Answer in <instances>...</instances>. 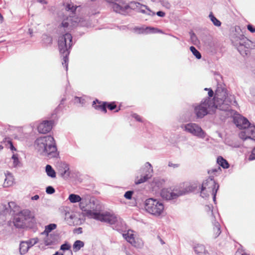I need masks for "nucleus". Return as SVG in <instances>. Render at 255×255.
<instances>
[{
	"mask_svg": "<svg viewBox=\"0 0 255 255\" xmlns=\"http://www.w3.org/2000/svg\"><path fill=\"white\" fill-rule=\"evenodd\" d=\"M237 102L234 95H228L224 86L218 84L215 91L214 101L206 98L194 109L197 118H202L208 114V109L215 108L225 113V117L229 116L230 106L236 105Z\"/></svg>",
	"mask_w": 255,
	"mask_h": 255,
	"instance_id": "nucleus-1",
	"label": "nucleus"
},
{
	"mask_svg": "<svg viewBox=\"0 0 255 255\" xmlns=\"http://www.w3.org/2000/svg\"><path fill=\"white\" fill-rule=\"evenodd\" d=\"M83 210L85 216L90 219H94L111 225H114L118 228L123 227L125 225L123 220L114 214L108 212L100 213L101 207L95 201L91 202L89 200V204Z\"/></svg>",
	"mask_w": 255,
	"mask_h": 255,
	"instance_id": "nucleus-2",
	"label": "nucleus"
},
{
	"mask_svg": "<svg viewBox=\"0 0 255 255\" xmlns=\"http://www.w3.org/2000/svg\"><path fill=\"white\" fill-rule=\"evenodd\" d=\"M34 146L40 155L52 158L56 157L58 154L55 141L51 135L37 138L35 141Z\"/></svg>",
	"mask_w": 255,
	"mask_h": 255,
	"instance_id": "nucleus-3",
	"label": "nucleus"
},
{
	"mask_svg": "<svg viewBox=\"0 0 255 255\" xmlns=\"http://www.w3.org/2000/svg\"><path fill=\"white\" fill-rule=\"evenodd\" d=\"M77 7L78 6L75 5L72 2L66 4L65 9L67 12L69 13V14L71 15L68 16L66 14L63 16L62 21L58 27L59 29L63 28L66 32L67 30H71L77 26H83L85 25V21L81 18L75 15V12Z\"/></svg>",
	"mask_w": 255,
	"mask_h": 255,
	"instance_id": "nucleus-4",
	"label": "nucleus"
},
{
	"mask_svg": "<svg viewBox=\"0 0 255 255\" xmlns=\"http://www.w3.org/2000/svg\"><path fill=\"white\" fill-rule=\"evenodd\" d=\"M234 122L238 128L243 129L239 133V137L243 140L255 137V126L252 125L247 119L237 115L234 117Z\"/></svg>",
	"mask_w": 255,
	"mask_h": 255,
	"instance_id": "nucleus-5",
	"label": "nucleus"
},
{
	"mask_svg": "<svg viewBox=\"0 0 255 255\" xmlns=\"http://www.w3.org/2000/svg\"><path fill=\"white\" fill-rule=\"evenodd\" d=\"M73 44L72 36L68 32L59 37L58 48L60 53L63 55V59L65 64L68 62L67 56Z\"/></svg>",
	"mask_w": 255,
	"mask_h": 255,
	"instance_id": "nucleus-6",
	"label": "nucleus"
},
{
	"mask_svg": "<svg viewBox=\"0 0 255 255\" xmlns=\"http://www.w3.org/2000/svg\"><path fill=\"white\" fill-rule=\"evenodd\" d=\"M144 207L147 213L155 217H159L164 213V206L163 203L156 199H147L144 202Z\"/></svg>",
	"mask_w": 255,
	"mask_h": 255,
	"instance_id": "nucleus-7",
	"label": "nucleus"
},
{
	"mask_svg": "<svg viewBox=\"0 0 255 255\" xmlns=\"http://www.w3.org/2000/svg\"><path fill=\"white\" fill-rule=\"evenodd\" d=\"M33 218L31 211L28 209H23L16 213L13 217V224L16 228L22 229Z\"/></svg>",
	"mask_w": 255,
	"mask_h": 255,
	"instance_id": "nucleus-8",
	"label": "nucleus"
},
{
	"mask_svg": "<svg viewBox=\"0 0 255 255\" xmlns=\"http://www.w3.org/2000/svg\"><path fill=\"white\" fill-rule=\"evenodd\" d=\"M181 128L183 131L199 138L204 139L207 135L206 132L201 127L195 123H189L182 124Z\"/></svg>",
	"mask_w": 255,
	"mask_h": 255,
	"instance_id": "nucleus-9",
	"label": "nucleus"
},
{
	"mask_svg": "<svg viewBox=\"0 0 255 255\" xmlns=\"http://www.w3.org/2000/svg\"><path fill=\"white\" fill-rule=\"evenodd\" d=\"M219 185L214 180L213 177H210L205 180L201 186V196L205 198L214 191H218Z\"/></svg>",
	"mask_w": 255,
	"mask_h": 255,
	"instance_id": "nucleus-10",
	"label": "nucleus"
},
{
	"mask_svg": "<svg viewBox=\"0 0 255 255\" xmlns=\"http://www.w3.org/2000/svg\"><path fill=\"white\" fill-rule=\"evenodd\" d=\"M183 194L181 191L172 190L171 188L163 189L160 192L161 197L167 200H173Z\"/></svg>",
	"mask_w": 255,
	"mask_h": 255,
	"instance_id": "nucleus-11",
	"label": "nucleus"
},
{
	"mask_svg": "<svg viewBox=\"0 0 255 255\" xmlns=\"http://www.w3.org/2000/svg\"><path fill=\"white\" fill-rule=\"evenodd\" d=\"M251 41L246 37L242 36L239 38V42L237 43L236 46L238 51L241 54L244 55H247L248 48L250 47Z\"/></svg>",
	"mask_w": 255,
	"mask_h": 255,
	"instance_id": "nucleus-12",
	"label": "nucleus"
},
{
	"mask_svg": "<svg viewBox=\"0 0 255 255\" xmlns=\"http://www.w3.org/2000/svg\"><path fill=\"white\" fill-rule=\"evenodd\" d=\"M53 124L52 121H44L38 125L37 130L41 133H46L51 130Z\"/></svg>",
	"mask_w": 255,
	"mask_h": 255,
	"instance_id": "nucleus-13",
	"label": "nucleus"
},
{
	"mask_svg": "<svg viewBox=\"0 0 255 255\" xmlns=\"http://www.w3.org/2000/svg\"><path fill=\"white\" fill-rule=\"evenodd\" d=\"M146 165L149 167L148 170L147 171V174L143 175L141 174L140 177L137 176L135 179V183L136 184L142 183L147 181L148 179L150 178L152 176V174L153 173L152 165L150 163H147Z\"/></svg>",
	"mask_w": 255,
	"mask_h": 255,
	"instance_id": "nucleus-14",
	"label": "nucleus"
},
{
	"mask_svg": "<svg viewBox=\"0 0 255 255\" xmlns=\"http://www.w3.org/2000/svg\"><path fill=\"white\" fill-rule=\"evenodd\" d=\"M124 238L132 246L136 248H140L142 246L143 243L140 241L139 243H137L134 239V235L132 234V231H128L127 233L123 234Z\"/></svg>",
	"mask_w": 255,
	"mask_h": 255,
	"instance_id": "nucleus-15",
	"label": "nucleus"
},
{
	"mask_svg": "<svg viewBox=\"0 0 255 255\" xmlns=\"http://www.w3.org/2000/svg\"><path fill=\"white\" fill-rule=\"evenodd\" d=\"M145 7V8L149 12H151V10L146 5L141 4L140 3L134 1H130L128 4L125 5V9H128L130 8L132 9L137 10L138 7Z\"/></svg>",
	"mask_w": 255,
	"mask_h": 255,
	"instance_id": "nucleus-16",
	"label": "nucleus"
},
{
	"mask_svg": "<svg viewBox=\"0 0 255 255\" xmlns=\"http://www.w3.org/2000/svg\"><path fill=\"white\" fill-rule=\"evenodd\" d=\"M5 179L3 184L4 187H9L11 186L14 182V178L12 174L9 172L6 171L4 173Z\"/></svg>",
	"mask_w": 255,
	"mask_h": 255,
	"instance_id": "nucleus-17",
	"label": "nucleus"
},
{
	"mask_svg": "<svg viewBox=\"0 0 255 255\" xmlns=\"http://www.w3.org/2000/svg\"><path fill=\"white\" fill-rule=\"evenodd\" d=\"M106 104L107 103L106 102H104L101 104V102H99L98 100H96L95 101H93V106L96 109L100 110L106 113L107 112Z\"/></svg>",
	"mask_w": 255,
	"mask_h": 255,
	"instance_id": "nucleus-18",
	"label": "nucleus"
},
{
	"mask_svg": "<svg viewBox=\"0 0 255 255\" xmlns=\"http://www.w3.org/2000/svg\"><path fill=\"white\" fill-rule=\"evenodd\" d=\"M194 251L198 255H207L208 252L204 245L198 244L194 247Z\"/></svg>",
	"mask_w": 255,
	"mask_h": 255,
	"instance_id": "nucleus-19",
	"label": "nucleus"
},
{
	"mask_svg": "<svg viewBox=\"0 0 255 255\" xmlns=\"http://www.w3.org/2000/svg\"><path fill=\"white\" fill-rule=\"evenodd\" d=\"M45 237L43 239V242L46 246H50L54 245L55 243L54 236L52 234H48L45 235Z\"/></svg>",
	"mask_w": 255,
	"mask_h": 255,
	"instance_id": "nucleus-20",
	"label": "nucleus"
},
{
	"mask_svg": "<svg viewBox=\"0 0 255 255\" xmlns=\"http://www.w3.org/2000/svg\"><path fill=\"white\" fill-rule=\"evenodd\" d=\"M57 228V225L55 224H50L45 227V230L41 233L42 235H48L53 230Z\"/></svg>",
	"mask_w": 255,
	"mask_h": 255,
	"instance_id": "nucleus-21",
	"label": "nucleus"
},
{
	"mask_svg": "<svg viewBox=\"0 0 255 255\" xmlns=\"http://www.w3.org/2000/svg\"><path fill=\"white\" fill-rule=\"evenodd\" d=\"M8 206L9 209H8V212L9 211L10 213L13 212L14 214H16V212H18L19 210V207L16 205V204L14 202H9L8 203Z\"/></svg>",
	"mask_w": 255,
	"mask_h": 255,
	"instance_id": "nucleus-22",
	"label": "nucleus"
},
{
	"mask_svg": "<svg viewBox=\"0 0 255 255\" xmlns=\"http://www.w3.org/2000/svg\"><path fill=\"white\" fill-rule=\"evenodd\" d=\"M214 228H213V232H214V238H217L221 234V229L220 225L218 222L215 221L213 222Z\"/></svg>",
	"mask_w": 255,
	"mask_h": 255,
	"instance_id": "nucleus-23",
	"label": "nucleus"
},
{
	"mask_svg": "<svg viewBox=\"0 0 255 255\" xmlns=\"http://www.w3.org/2000/svg\"><path fill=\"white\" fill-rule=\"evenodd\" d=\"M29 245L27 244V242H21L19 245V252L21 255H24L26 254L29 248Z\"/></svg>",
	"mask_w": 255,
	"mask_h": 255,
	"instance_id": "nucleus-24",
	"label": "nucleus"
},
{
	"mask_svg": "<svg viewBox=\"0 0 255 255\" xmlns=\"http://www.w3.org/2000/svg\"><path fill=\"white\" fill-rule=\"evenodd\" d=\"M217 162L218 166H222L223 168H228L229 167V164L227 161L221 156L218 157Z\"/></svg>",
	"mask_w": 255,
	"mask_h": 255,
	"instance_id": "nucleus-25",
	"label": "nucleus"
},
{
	"mask_svg": "<svg viewBox=\"0 0 255 255\" xmlns=\"http://www.w3.org/2000/svg\"><path fill=\"white\" fill-rule=\"evenodd\" d=\"M113 9L116 12L124 14L127 9H125V5L121 6L119 4L114 3L113 5Z\"/></svg>",
	"mask_w": 255,
	"mask_h": 255,
	"instance_id": "nucleus-26",
	"label": "nucleus"
},
{
	"mask_svg": "<svg viewBox=\"0 0 255 255\" xmlns=\"http://www.w3.org/2000/svg\"><path fill=\"white\" fill-rule=\"evenodd\" d=\"M200 187V185H198L197 183H191L189 184L188 186H186L185 188V191L184 193H188L195 191L197 189L198 187Z\"/></svg>",
	"mask_w": 255,
	"mask_h": 255,
	"instance_id": "nucleus-27",
	"label": "nucleus"
},
{
	"mask_svg": "<svg viewBox=\"0 0 255 255\" xmlns=\"http://www.w3.org/2000/svg\"><path fill=\"white\" fill-rule=\"evenodd\" d=\"M47 175L51 177L55 178L56 177V172L50 165H47L45 167Z\"/></svg>",
	"mask_w": 255,
	"mask_h": 255,
	"instance_id": "nucleus-28",
	"label": "nucleus"
},
{
	"mask_svg": "<svg viewBox=\"0 0 255 255\" xmlns=\"http://www.w3.org/2000/svg\"><path fill=\"white\" fill-rule=\"evenodd\" d=\"M209 17L215 26L217 27H219L221 26V22L214 15L212 12L210 13Z\"/></svg>",
	"mask_w": 255,
	"mask_h": 255,
	"instance_id": "nucleus-29",
	"label": "nucleus"
},
{
	"mask_svg": "<svg viewBox=\"0 0 255 255\" xmlns=\"http://www.w3.org/2000/svg\"><path fill=\"white\" fill-rule=\"evenodd\" d=\"M84 246V243L83 242L80 240H77L74 242L73 244V251L75 252H77L79 251L81 248L83 247Z\"/></svg>",
	"mask_w": 255,
	"mask_h": 255,
	"instance_id": "nucleus-30",
	"label": "nucleus"
},
{
	"mask_svg": "<svg viewBox=\"0 0 255 255\" xmlns=\"http://www.w3.org/2000/svg\"><path fill=\"white\" fill-rule=\"evenodd\" d=\"M68 199L71 203H74L80 202L81 198L78 195L71 194L69 195Z\"/></svg>",
	"mask_w": 255,
	"mask_h": 255,
	"instance_id": "nucleus-31",
	"label": "nucleus"
},
{
	"mask_svg": "<svg viewBox=\"0 0 255 255\" xmlns=\"http://www.w3.org/2000/svg\"><path fill=\"white\" fill-rule=\"evenodd\" d=\"M133 30L137 34H147V27H135Z\"/></svg>",
	"mask_w": 255,
	"mask_h": 255,
	"instance_id": "nucleus-32",
	"label": "nucleus"
},
{
	"mask_svg": "<svg viewBox=\"0 0 255 255\" xmlns=\"http://www.w3.org/2000/svg\"><path fill=\"white\" fill-rule=\"evenodd\" d=\"M11 159L12 160L13 162V166L14 167H16L18 166L20 164V162L18 157V155L16 154H13L11 157Z\"/></svg>",
	"mask_w": 255,
	"mask_h": 255,
	"instance_id": "nucleus-33",
	"label": "nucleus"
},
{
	"mask_svg": "<svg viewBox=\"0 0 255 255\" xmlns=\"http://www.w3.org/2000/svg\"><path fill=\"white\" fill-rule=\"evenodd\" d=\"M145 9H146L145 8V7H144V6L138 7L137 11H138L142 13L146 14L148 15L153 16L155 14V13L154 12H153L152 11H151V12H149L148 10H147V11H146Z\"/></svg>",
	"mask_w": 255,
	"mask_h": 255,
	"instance_id": "nucleus-34",
	"label": "nucleus"
},
{
	"mask_svg": "<svg viewBox=\"0 0 255 255\" xmlns=\"http://www.w3.org/2000/svg\"><path fill=\"white\" fill-rule=\"evenodd\" d=\"M221 172V169L220 166L212 168L208 171V173L212 175H217Z\"/></svg>",
	"mask_w": 255,
	"mask_h": 255,
	"instance_id": "nucleus-35",
	"label": "nucleus"
},
{
	"mask_svg": "<svg viewBox=\"0 0 255 255\" xmlns=\"http://www.w3.org/2000/svg\"><path fill=\"white\" fill-rule=\"evenodd\" d=\"M190 49L193 54L198 59L201 58V55L199 51L194 46H192L190 47Z\"/></svg>",
	"mask_w": 255,
	"mask_h": 255,
	"instance_id": "nucleus-36",
	"label": "nucleus"
},
{
	"mask_svg": "<svg viewBox=\"0 0 255 255\" xmlns=\"http://www.w3.org/2000/svg\"><path fill=\"white\" fill-rule=\"evenodd\" d=\"M147 34L156 33H163V32L161 30L152 27H147Z\"/></svg>",
	"mask_w": 255,
	"mask_h": 255,
	"instance_id": "nucleus-37",
	"label": "nucleus"
},
{
	"mask_svg": "<svg viewBox=\"0 0 255 255\" xmlns=\"http://www.w3.org/2000/svg\"><path fill=\"white\" fill-rule=\"evenodd\" d=\"M250 139L253 141H255V138H250ZM255 159V147L253 148V149L252 151L251 154L249 155L248 157V160L250 161H252Z\"/></svg>",
	"mask_w": 255,
	"mask_h": 255,
	"instance_id": "nucleus-38",
	"label": "nucleus"
},
{
	"mask_svg": "<svg viewBox=\"0 0 255 255\" xmlns=\"http://www.w3.org/2000/svg\"><path fill=\"white\" fill-rule=\"evenodd\" d=\"M153 183H154L158 187H160L164 184V180L162 179L156 178L154 179Z\"/></svg>",
	"mask_w": 255,
	"mask_h": 255,
	"instance_id": "nucleus-39",
	"label": "nucleus"
},
{
	"mask_svg": "<svg viewBox=\"0 0 255 255\" xmlns=\"http://www.w3.org/2000/svg\"><path fill=\"white\" fill-rule=\"evenodd\" d=\"M38 242V238H33V239H31L30 240H29V241H27V244H28V245H29V248L32 247L33 246H34V245H35L36 243H37Z\"/></svg>",
	"mask_w": 255,
	"mask_h": 255,
	"instance_id": "nucleus-40",
	"label": "nucleus"
},
{
	"mask_svg": "<svg viewBox=\"0 0 255 255\" xmlns=\"http://www.w3.org/2000/svg\"><path fill=\"white\" fill-rule=\"evenodd\" d=\"M160 4L165 8L169 9L171 7L170 3L166 0H162L160 1Z\"/></svg>",
	"mask_w": 255,
	"mask_h": 255,
	"instance_id": "nucleus-41",
	"label": "nucleus"
},
{
	"mask_svg": "<svg viewBox=\"0 0 255 255\" xmlns=\"http://www.w3.org/2000/svg\"><path fill=\"white\" fill-rule=\"evenodd\" d=\"M148 163V162H146L144 164V167L143 168H141L140 169V172L143 174V175H146L147 174V171L148 170V169H149V167L148 166H147L146 164Z\"/></svg>",
	"mask_w": 255,
	"mask_h": 255,
	"instance_id": "nucleus-42",
	"label": "nucleus"
},
{
	"mask_svg": "<svg viewBox=\"0 0 255 255\" xmlns=\"http://www.w3.org/2000/svg\"><path fill=\"white\" fill-rule=\"evenodd\" d=\"M189 34L191 40L194 44H196L198 42L197 37L196 34L193 32H190Z\"/></svg>",
	"mask_w": 255,
	"mask_h": 255,
	"instance_id": "nucleus-43",
	"label": "nucleus"
},
{
	"mask_svg": "<svg viewBox=\"0 0 255 255\" xmlns=\"http://www.w3.org/2000/svg\"><path fill=\"white\" fill-rule=\"evenodd\" d=\"M55 190L54 188L51 186H48L46 189V192L47 194H53L55 192Z\"/></svg>",
	"mask_w": 255,
	"mask_h": 255,
	"instance_id": "nucleus-44",
	"label": "nucleus"
},
{
	"mask_svg": "<svg viewBox=\"0 0 255 255\" xmlns=\"http://www.w3.org/2000/svg\"><path fill=\"white\" fill-rule=\"evenodd\" d=\"M133 193L132 191H127L124 195V197L127 199H131Z\"/></svg>",
	"mask_w": 255,
	"mask_h": 255,
	"instance_id": "nucleus-45",
	"label": "nucleus"
},
{
	"mask_svg": "<svg viewBox=\"0 0 255 255\" xmlns=\"http://www.w3.org/2000/svg\"><path fill=\"white\" fill-rule=\"evenodd\" d=\"M74 103L76 104H81L83 105L84 103V99H82L81 98H79L78 97H75L74 98Z\"/></svg>",
	"mask_w": 255,
	"mask_h": 255,
	"instance_id": "nucleus-46",
	"label": "nucleus"
},
{
	"mask_svg": "<svg viewBox=\"0 0 255 255\" xmlns=\"http://www.w3.org/2000/svg\"><path fill=\"white\" fill-rule=\"evenodd\" d=\"M70 248V245L68 244H64L61 246L60 249L63 251L69 250Z\"/></svg>",
	"mask_w": 255,
	"mask_h": 255,
	"instance_id": "nucleus-47",
	"label": "nucleus"
},
{
	"mask_svg": "<svg viewBox=\"0 0 255 255\" xmlns=\"http://www.w3.org/2000/svg\"><path fill=\"white\" fill-rule=\"evenodd\" d=\"M168 165L169 167H172L173 168H176L179 167L180 164L178 163H173L172 162H169Z\"/></svg>",
	"mask_w": 255,
	"mask_h": 255,
	"instance_id": "nucleus-48",
	"label": "nucleus"
},
{
	"mask_svg": "<svg viewBox=\"0 0 255 255\" xmlns=\"http://www.w3.org/2000/svg\"><path fill=\"white\" fill-rule=\"evenodd\" d=\"M132 117L138 122H142L140 117L136 114H133L132 115Z\"/></svg>",
	"mask_w": 255,
	"mask_h": 255,
	"instance_id": "nucleus-49",
	"label": "nucleus"
},
{
	"mask_svg": "<svg viewBox=\"0 0 255 255\" xmlns=\"http://www.w3.org/2000/svg\"><path fill=\"white\" fill-rule=\"evenodd\" d=\"M248 29L251 32L254 33L255 32V27H254L251 24H248L247 26Z\"/></svg>",
	"mask_w": 255,
	"mask_h": 255,
	"instance_id": "nucleus-50",
	"label": "nucleus"
},
{
	"mask_svg": "<svg viewBox=\"0 0 255 255\" xmlns=\"http://www.w3.org/2000/svg\"><path fill=\"white\" fill-rule=\"evenodd\" d=\"M108 108L110 110H113L116 108V105H115V104L114 103H110V104H108Z\"/></svg>",
	"mask_w": 255,
	"mask_h": 255,
	"instance_id": "nucleus-51",
	"label": "nucleus"
},
{
	"mask_svg": "<svg viewBox=\"0 0 255 255\" xmlns=\"http://www.w3.org/2000/svg\"><path fill=\"white\" fill-rule=\"evenodd\" d=\"M205 90H208V95H209V98H210L211 100V98L213 97V91H212V89H207V88H205Z\"/></svg>",
	"mask_w": 255,
	"mask_h": 255,
	"instance_id": "nucleus-52",
	"label": "nucleus"
},
{
	"mask_svg": "<svg viewBox=\"0 0 255 255\" xmlns=\"http://www.w3.org/2000/svg\"><path fill=\"white\" fill-rule=\"evenodd\" d=\"M157 15L160 17H164L165 15V13L164 12L162 11H158L156 13Z\"/></svg>",
	"mask_w": 255,
	"mask_h": 255,
	"instance_id": "nucleus-53",
	"label": "nucleus"
},
{
	"mask_svg": "<svg viewBox=\"0 0 255 255\" xmlns=\"http://www.w3.org/2000/svg\"><path fill=\"white\" fill-rule=\"evenodd\" d=\"M217 192V191H214L213 193H211L213 196V199L215 203L216 202V196Z\"/></svg>",
	"mask_w": 255,
	"mask_h": 255,
	"instance_id": "nucleus-54",
	"label": "nucleus"
},
{
	"mask_svg": "<svg viewBox=\"0 0 255 255\" xmlns=\"http://www.w3.org/2000/svg\"><path fill=\"white\" fill-rule=\"evenodd\" d=\"M39 198V196L38 195H35L31 197L32 200H37Z\"/></svg>",
	"mask_w": 255,
	"mask_h": 255,
	"instance_id": "nucleus-55",
	"label": "nucleus"
},
{
	"mask_svg": "<svg viewBox=\"0 0 255 255\" xmlns=\"http://www.w3.org/2000/svg\"><path fill=\"white\" fill-rule=\"evenodd\" d=\"M251 94L253 95V96H255V88H252L251 90Z\"/></svg>",
	"mask_w": 255,
	"mask_h": 255,
	"instance_id": "nucleus-56",
	"label": "nucleus"
},
{
	"mask_svg": "<svg viewBox=\"0 0 255 255\" xmlns=\"http://www.w3.org/2000/svg\"><path fill=\"white\" fill-rule=\"evenodd\" d=\"M37 2L42 3V4H47V2L46 0H36Z\"/></svg>",
	"mask_w": 255,
	"mask_h": 255,
	"instance_id": "nucleus-57",
	"label": "nucleus"
},
{
	"mask_svg": "<svg viewBox=\"0 0 255 255\" xmlns=\"http://www.w3.org/2000/svg\"><path fill=\"white\" fill-rule=\"evenodd\" d=\"M64 67L65 68L66 71L68 70V65H65Z\"/></svg>",
	"mask_w": 255,
	"mask_h": 255,
	"instance_id": "nucleus-58",
	"label": "nucleus"
},
{
	"mask_svg": "<svg viewBox=\"0 0 255 255\" xmlns=\"http://www.w3.org/2000/svg\"><path fill=\"white\" fill-rule=\"evenodd\" d=\"M11 149L12 150H13V149L15 150V148L14 147V146H13V145L12 144H11Z\"/></svg>",
	"mask_w": 255,
	"mask_h": 255,
	"instance_id": "nucleus-59",
	"label": "nucleus"
},
{
	"mask_svg": "<svg viewBox=\"0 0 255 255\" xmlns=\"http://www.w3.org/2000/svg\"><path fill=\"white\" fill-rule=\"evenodd\" d=\"M47 39H48V40L50 42H51L52 41V39H51V38L50 37H47Z\"/></svg>",
	"mask_w": 255,
	"mask_h": 255,
	"instance_id": "nucleus-60",
	"label": "nucleus"
},
{
	"mask_svg": "<svg viewBox=\"0 0 255 255\" xmlns=\"http://www.w3.org/2000/svg\"><path fill=\"white\" fill-rule=\"evenodd\" d=\"M69 253L70 255H73V253L71 251H69Z\"/></svg>",
	"mask_w": 255,
	"mask_h": 255,
	"instance_id": "nucleus-61",
	"label": "nucleus"
},
{
	"mask_svg": "<svg viewBox=\"0 0 255 255\" xmlns=\"http://www.w3.org/2000/svg\"><path fill=\"white\" fill-rule=\"evenodd\" d=\"M59 255V252H57L55 253V254H54V255Z\"/></svg>",
	"mask_w": 255,
	"mask_h": 255,
	"instance_id": "nucleus-62",
	"label": "nucleus"
},
{
	"mask_svg": "<svg viewBox=\"0 0 255 255\" xmlns=\"http://www.w3.org/2000/svg\"><path fill=\"white\" fill-rule=\"evenodd\" d=\"M211 214H212V217L214 218V215L213 214V211L212 210H211Z\"/></svg>",
	"mask_w": 255,
	"mask_h": 255,
	"instance_id": "nucleus-63",
	"label": "nucleus"
},
{
	"mask_svg": "<svg viewBox=\"0 0 255 255\" xmlns=\"http://www.w3.org/2000/svg\"><path fill=\"white\" fill-rule=\"evenodd\" d=\"M242 255H248V254H247L246 253H244V254H242Z\"/></svg>",
	"mask_w": 255,
	"mask_h": 255,
	"instance_id": "nucleus-64",
	"label": "nucleus"
}]
</instances>
